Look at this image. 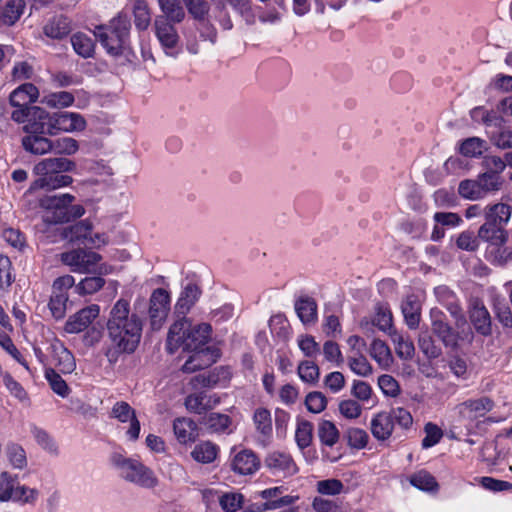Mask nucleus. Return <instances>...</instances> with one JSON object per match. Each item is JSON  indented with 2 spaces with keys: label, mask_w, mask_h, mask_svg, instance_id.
I'll return each instance as SVG.
<instances>
[{
  "label": "nucleus",
  "mask_w": 512,
  "mask_h": 512,
  "mask_svg": "<svg viewBox=\"0 0 512 512\" xmlns=\"http://www.w3.org/2000/svg\"><path fill=\"white\" fill-rule=\"evenodd\" d=\"M130 29L129 17L119 13L107 24L96 26L93 33L107 54L119 57L129 50Z\"/></svg>",
  "instance_id": "nucleus-1"
},
{
  "label": "nucleus",
  "mask_w": 512,
  "mask_h": 512,
  "mask_svg": "<svg viewBox=\"0 0 512 512\" xmlns=\"http://www.w3.org/2000/svg\"><path fill=\"white\" fill-rule=\"evenodd\" d=\"M211 332L209 322H173L167 336V348L171 353L179 347L183 350L205 348Z\"/></svg>",
  "instance_id": "nucleus-2"
},
{
  "label": "nucleus",
  "mask_w": 512,
  "mask_h": 512,
  "mask_svg": "<svg viewBox=\"0 0 512 512\" xmlns=\"http://www.w3.org/2000/svg\"><path fill=\"white\" fill-rule=\"evenodd\" d=\"M75 197L69 193L45 196L40 206L46 209L44 220L47 223H66L82 217L85 209L82 205H72Z\"/></svg>",
  "instance_id": "nucleus-3"
},
{
  "label": "nucleus",
  "mask_w": 512,
  "mask_h": 512,
  "mask_svg": "<svg viewBox=\"0 0 512 512\" xmlns=\"http://www.w3.org/2000/svg\"><path fill=\"white\" fill-rule=\"evenodd\" d=\"M111 463L118 470L120 477L128 482L147 489L154 488L158 484L154 472L136 459L114 453L111 456Z\"/></svg>",
  "instance_id": "nucleus-4"
},
{
  "label": "nucleus",
  "mask_w": 512,
  "mask_h": 512,
  "mask_svg": "<svg viewBox=\"0 0 512 512\" xmlns=\"http://www.w3.org/2000/svg\"><path fill=\"white\" fill-rule=\"evenodd\" d=\"M202 296L203 289L199 280L194 278L183 279L173 305L172 319L178 321L189 320L188 316L194 315Z\"/></svg>",
  "instance_id": "nucleus-5"
},
{
  "label": "nucleus",
  "mask_w": 512,
  "mask_h": 512,
  "mask_svg": "<svg viewBox=\"0 0 512 512\" xmlns=\"http://www.w3.org/2000/svg\"><path fill=\"white\" fill-rule=\"evenodd\" d=\"M512 218V206L504 202L484 206V222L478 228V237L508 232L506 226Z\"/></svg>",
  "instance_id": "nucleus-6"
},
{
  "label": "nucleus",
  "mask_w": 512,
  "mask_h": 512,
  "mask_svg": "<svg viewBox=\"0 0 512 512\" xmlns=\"http://www.w3.org/2000/svg\"><path fill=\"white\" fill-rule=\"evenodd\" d=\"M107 328L112 345L126 353L135 351L141 339V322H107Z\"/></svg>",
  "instance_id": "nucleus-7"
},
{
  "label": "nucleus",
  "mask_w": 512,
  "mask_h": 512,
  "mask_svg": "<svg viewBox=\"0 0 512 512\" xmlns=\"http://www.w3.org/2000/svg\"><path fill=\"white\" fill-rule=\"evenodd\" d=\"M486 244L485 258L494 266L503 267L512 261L509 232L479 237Z\"/></svg>",
  "instance_id": "nucleus-8"
},
{
  "label": "nucleus",
  "mask_w": 512,
  "mask_h": 512,
  "mask_svg": "<svg viewBox=\"0 0 512 512\" xmlns=\"http://www.w3.org/2000/svg\"><path fill=\"white\" fill-rule=\"evenodd\" d=\"M495 179L490 175L479 174L474 179H464L459 182L458 194L461 198L468 201H480L489 195L500 191L496 188Z\"/></svg>",
  "instance_id": "nucleus-9"
},
{
  "label": "nucleus",
  "mask_w": 512,
  "mask_h": 512,
  "mask_svg": "<svg viewBox=\"0 0 512 512\" xmlns=\"http://www.w3.org/2000/svg\"><path fill=\"white\" fill-rule=\"evenodd\" d=\"M63 264L70 267L74 273L96 272V265L101 261L102 256L96 252L78 248L63 252L60 256Z\"/></svg>",
  "instance_id": "nucleus-10"
},
{
  "label": "nucleus",
  "mask_w": 512,
  "mask_h": 512,
  "mask_svg": "<svg viewBox=\"0 0 512 512\" xmlns=\"http://www.w3.org/2000/svg\"><path fill=\"white\" fill-rule=\"evenodd\" d=\"M434 333L445 346L455 347L459 340L472 338L471 322H432Z\"/></svg>",
  "instance_id": "nucleus-11"
},
{
  "label": "nucleus",
  "mask_w": 512,
  "mask_h": 512,
  "mask_svg": "<svg viewBox=\"0 0 512 512\" xmlns=\"http://www.w3.org/2000/svg\"><path fill=\"white\" fill-rule=\"evenodd\" d=\"M495 406L494 401L483 396L477 399H468L455 406L454 410L461 422H473L490 412Z\"/></svg>",
  "instance_id": "nucleus-12"
},
{
  "label": "nucleus",
  "mask_w": 512,
  "mask_h": 512,
  "mask_svg": "<svg viewBox=\"0 0 512 512\" xmlns=\"http://www.w3.org/2000/svg\"><path fill=\"white\" fill-rule=\"evenodd\" d=\"M177 23L178 22L169 21L166 17H156L154 20L155 35L165 50V53L172 57L177 55L175 49L180 39L177 29L174 26Z\"/></svg>",
  "instance_id": "nucleus-13"
},
{
  "label": "nucleus",
  "mask_w": 512,
  "mask_h": 512,
  "mask_svg": "<svg viewBox=\"0 0 512 512\" xmlns=\"http://www.w3.org/2000/svg\"><path fill=\"white\" fill-rule=\"evenodd\" d=\"M171 292L166 288H155L149 297L148 314L150 320H167L172 317Z\"/></svg>",
  "instance_id": "nucleus-14"
},
{
  "label": "nucleus",
  "mask_w": 512,
  "mask_h": 512,
  "mask_svg": "<svg viewBox=\"0 0 512 512\" xmlns=\"http://www.w3.org/2000/svg\"><path fill=\"white\" fill-rule=\"evenodd\" d=\"M193 352L182 366V371L192 373L214 364L221 356L220 350L214 346H205L190 350Z\"/></svg>",
  "instance_id": "nucleus-15"
},
{
  "label": "nucleus",
  "mask_w": 512,
  "mask_h": 512,
  "mask_svg": "<svg viewBox=\"0 0 512 512\" xmlns=\"http://www.w3.org/2000/svg\"><path fill=\"white\" fill-rule=\"evenodd\" d=\"M27 135H54L52 114L41 107H32V116L23 127Z\"/></svg>",
  "instance_id": "nucleus-16"
},
{
  "label": "nucleus",
  "mask_w": 512,
  "mask_h": 512,
  "mask_svg": "<svg viewBox=\"0 0 512 512\" xmlns=\"http://www.w3.org/2000/svg\"><path fill=\"white\" fill-rule=\"evenodd\" d=\"M111 417L118 421L125 423L130 422V427L127 430V435L130 440L136 441L140 434V422L136 417L135 410L125 401L116 402L111 410Z\"/></svg>",
  "instance_id": "nucleus-17"
},
{
  "label": "nucleus",
  "mask_w": 512,
  "mask_h": 512,
  "mask_svg": "<svg viewBox=\"0 0 512 512\" xmlns=\"http://www.w3.org/2000/svg\"><path fill=\"white\" fill-rule=\"evenodd\" d=\"M52 125L56 135L59 131H82L86 127V121L78 113L62 111L52 114Z\"/></svg>",
  "instance_id": "nucleus-18"
},
{
  "label": "nucleus",
  "mask_w": 512,
  "mask_h": 512,
  "mask_svg": "<svg viewBox=\"0 0 512 512\" xmlns=\"http://www.w3.org/2000/svg\"><path fill=\"white\" fill-rule=\"evenodd\" d=\"M264 463L273 473H282L284 476L294 475L298 471L293 458L284 452L274 451L268 454Z\"/></svg>",
  "instance_id": "nucleus-19"
},
{
  "label": "nucleus",
  "mask_w": 512,
  "mask_h": 512,
  "mask_svg": "<svg viewBox=\"0 0 512 512\" xmlns=\"http://www.w3.org/2000/svg\"><path fill=\"white\" fill-rule=\"evenodd\" d=\"M76 168L74 161L64 158H45L39 161L33 168L34 174H55L71 172Z\"/></svg>",
  "instance_id": "nucleus-20"
},
{
  "label": "nucleus",
  "mask_w": 512,
  "mask_h": 512,
  "mask_svg": "<svg viewBox=\"0 0 512 512\" xmlns=\"http://www.w3.org/2000/svg\"><path fill=\"white\" fill-rule=\"evenodd\" d=\"M36 175L38 178L31 183L28 190L31 193L38 189H44L47 191L59 189L66 187L73 182V178L71 176L62 173Z\"/></svg>",
  "instance_id": "nucleus-21"
},
{
  "label": "nucleus",
  "mask_w": 512,
  "mask_h": 512,
  "mask_svg": "<svg viewBox=\"0 0 512 512\" xmlns=\"http://www.w3.org/2000/svg\"><path fill=\"white\" fill-rule=\"evenodd\" d=\"M260 467V461L252 450H242L238 452L232 462L231 468L240 475H250L255 473Z\"/></svg>",
  "instance_id": "nucleus-22"
},
{
  "label": "nucleus",
  "mask_w": 512,
  "mask_h": 512,
  "mask_svg": "<svg viewBox=\"0 0 512 512\" xmlns=\"http://www.w3.org/2000/svg\"><path fill=\"white\" fill-rule=\"evenodd\" d=\"M219 403V398L209 396L206 392H198L188 395L185 398V406L188 411L196 414H203Z\"/></svg>",
  "instance_id": "nucleus-23"
},
{
  "label": "nucleus",
  "mask_w": 512,
  "mask_h": 512,
  "mask_svg": "<svg viewBox=\"0 0 512 512\" xmlns=\"http://www.w3.org/2000/svg\"><path fill=\"white\" fill-rule=\"evenodd\" d=\"M173 430L177 440L181 444L194 442L199 433L197 424L190 418H176L173 422Z\"/></svg>",
  "instance_id": "nucleus-24"
},
{
  "label": "nucleus",
  "mask_w": 512,
  "mask_h": 512,
  "mask_svg": "<svg viewBox=\"0 0 512 512\" xmlns=\"http://www.w3.org/2000/svg\"><path fill=\"white\" fill-rule=\"evenodd\" d=\"M55 366L64 374L72 373L76 368L73 354L60 342L51 345Z\"/></svg>",
  "instance_id": "nucleus-25"
},
{
  "label": "nucleus",
  "mask_w": 512,
  "mask_h": 512,
  "mask_svg": "<svg viewBox=\"0 0 512 512\" xmlns=\"http://www.w3.org/2000/svg\"><path fill=\"white\" fill-rule=\"evenodd\" d=\"M92 224L88 220H81L63 229L61 236L70 243H85L91 235Z\"/></svg>",
  "instance_id": "nucleus-26"
},
{
  "label": "nucleus",
  "mask_w": 512,
  "mask_h": 512,
  "mask_svg": "<svg viewBox=\"0 0 512 512\" xmlns=\"http://www.w3.org/2000/svg\"><path fill=\"white\" fill-rule=\"evenodd\" d=\"M72 30L71 21L63 15L54 16L43 27V33L52 39H63Z\"/></svg>",
  "instance_id": "nucleus-27"
},
{
  "label": "nucleus",
  "mask_w": 512,
  "mask_h": 512,
  "mask_svg": "<svg viewBox=\"0 0 512 512\" xmlns=\"http://www.w3.org/2000/svg\"><path fill=\"white\" fill-rule=\"evenodd\" d=\"M38 96V88L32 83H25L10 94L9 101L12 106H31Z\"/></svg>",
  "instance_id": "nucleus-28"
},
{
  "label": "nucleus",
  "mask_w": 512,
  "mask_h": 512,
  "mask_svg": "<svg viewBox=\"0 0 512 512\" xmlns=\"http://www.w3.org/2000/svg\"><path fill=\"white\" fill-rule=\"evenodd\" d=\"M391 417L389 412H380L371 420V433L377 440L384 441L391 436L394 429Z\"/></svg>",
  "instance_id": "nucleus-29"
},
{
  "label": "nucleus",
  "mask_w": 512,
  "mask_h": 512,
  "mask_svg": "<svg viewBox=\"0 0 512 512\" xmlns=\"http://www.w3.org/2000/svg\"><path fill=\"white\" fill-rule=\"evenodd\" d=\"M482 166L486 169L482 175H490L495 179L497 184L496 188L501 190L503 186V178L501 173L506 169L507 162L505 156L503 158L495 155L485 156L482 161Z\"/></svg>",
  "instance_id": "nucleus-30"
},
{
  "label": "nucleus",
  "mask_w": 512,
  "mask_h": 512,
  "mask_svg": "<svg viewBox=\"0 0 512 512\" xmlns=\"http://www.w3.org/2000/svg\"><path fill=\"white\" fill-rule=\"evenodd\" d=\"M294 310L299 320H317L318 305L309 295H300L294 301Z\"/></svg>",
  "instance_id": "nucleus-31"
},
{
  "label": "nucleus",
  "mask_w": 512,
  "mask_h": 512,
  "mask_svg": "<svg viewBox=\"0 0 512 512\" xmlns=\"http://www.w3.org/2000/svg\"><path fill=\"white\" fill-rule=\"evenodd\" d=\"M22 146L25 151L35 155L52 152V140L45 135H26L22 138Z\"/></svg>",
  "instance_id": "nucleus-32"
},
{
  "label": "nucleus",
  "mask_w": 512,
  "mask_h": 512,
  "mask_svg": "<svg viewBox=\"0 0 512 512\" xmlns=\"http://www.w3.org/2000/svg\"><path fill=\"white\" fill-rule=\"evenodd\" d=\"M317 436L322 445L333 447L340 439V432L332 421L321 419L318 422Z\"/></svg>",
  "instance_id": "nucleus-33"
},
{
  "label": "nucleus",
  "mask_w": 512,
  "mask_h": 512,
  "mask_svg": "<svg viewBox=\"0 0 512 512\" xmlns=\"http://www.w3.org/2000/svg\"><path fill=\"white\" fill-rule=\"evenodd\" d=\"M71 44L77 55L82 58H91L95 53V42L92 38L82 32L71 36Z\"/></svg>",
  "instance_id": "nucleus-34"
},
{
  "label": "nucleus",
  "mask_w": 512,
  "mask_h": 512,
  "mask_svg": "<svg viewBox=\"0 0 512 512\" xmlns=\"http://www.w3.org/2000/svg\"><path fill=\"white\" fill-rule=\"evenodd\" d=\"M487 149V142L479 137L466 138L459 145L460 154L470 158H479Z\"/></svg>",
  "instance_id": "nucleus-35"
},
{
  "label": "nucleus",
  "mask_w": 512,
  "mask_h": 512,
  "mask_svg": "<svg viewBox=\"0 0 512 512\" xmlns=\"http://www.w3.org/2000/svg\"><path fill=\"white\" fill-rule=\"evenodd\" d=\"M162 14L157 17H166L172 22H182L185 18L184 8L180 0H158Z\"/></svg>",
  "instance_id": "nucleus-36"
},
{
  "label": "nucleus",
  "mask_w": 512,
  "mask_h": 512,
  "mask_svg": "<svg viewBox=\"0 0 512 512\" xmlns=\"http://www.w3.org/2000/svg\"><path fill=\"white\" fill-rule=\"evenodd\" d=\"M299 499L298 496L285 495L276 500L266 501L261 504H251L247 507H244L245 512H263L266 510H276L282 507H287L293 505Z\"/></svg>",
  "instance_id": "nucleus-37"
},
{
  "label": "nucleus",
  "mask_w": 512,
  "mask_h": 512,
  "mask_svg": "<svg viewBox=\"0 0 512 512\" xmlns=\"http://www.w3.org/2000/svg\"><path fill=\"white\" fill-rule=\"evenodd\" d=\"M218 454L217 445L210 441L201 442L197 444L191 452V457L202 464L212 463Z\"/></svg>",
  "instance_id": "nucleus-38"
},
{
  "label": "nucleus",
  "mask_w": 512,
  "mask_h": 512,
  "mask_svg": "<svg viewBox=\"0 0 512 512\" xmlns=\"http://www.w3.org/2000/svg\"><path fill=\"white\" fill-rule=\"evenodd\" d=\"M229 371L226 367H217L210 371L209 373H202L195 375L191 379V385L193 388H211L218 384L220 381L221 374L227 373Z\"/></svg>",
  "instance_id": "nucleus-39"
},
{
  "label": "nucleus",
  "mask_w": 512,
  "mask_h": 512,
  "mask_svg": "<svg viewBox=\"0 0 512 512\" xmlns=\"http://www.w3.org/2000/svg\"><path fill=\"white\" fill-rule=\"evenodd\" d=\"M24 0H8L1 14V21L5 25L15 24L24 12Z\"/></svg>",
  "instance_id": "nucleus-40"
},
{
  "label": "nucleus",
  "mask_w": 512,
  "mask_h": 512,
  "mask_svg": "<svg viewBox=\"0 0 512 512\" xmlns=\"http://www.w3.org/2000/svg\"><path fill=\"white\" fill-rule=\"evenodd\" d=\"M313 424L308 420H298L295 431V441L300 450L309 447L313 440Z\"/></svg>",
  "instance_id": "nucleus-41"
},
{
  "label": "nucleus",
  "mask_w": 512,
  "mask_h": 512,
  "mask_svg": "<svg viewBox=\"0 0 512 512\" xmlns=\"http://www.w3.org/2000/svg\"><path fill=\"white\" fill-rule=\"evenodd\" d=\"M134 24L138 30H146L151 23V13L145 0H136L133 5Z\"/></svg>",
  "instance_id": "nucleus-42"
},
{
  "label": "nucleus",
  "mask_w": 512,
  "mask_h": 512,
  "mask_svg": "<svg viewBox=\"0 0 512 512\" xmlns=\"http://www.w3.org/2000/svg\"><path fill=\"white\" fill-rule=\"evenodd\" d=\"M401 311L405 320H420L421 302L418 296L409 294L401 303Z\"/></svg>",
  "instance_id": "nucleus-43"
},
{
  "label": "nucleus",
  "mask_w": 512,
  "mask_h": 512,
  "mask_svg": "<svg viewBox=\"0 0 512 512\" xmlns=\"http://www.w3.org/2000/svg\"><path fill=\"white\" fill-rule=\"evenodd\" d=\"M202 423L212 432H225L230 424L231 419L226 414L210 413L203 418Z\"/></svg>",
  "instance_id": "nucleus-44"
},
{
  "label": "nucleus",
  "mask_w": 512,
  "mask_h": 512,
  "mask_svg": "<svg viewBox=\"0 0 512 512\" xmlns=\"http://www.w3.org/2000/svg\"><path fill=\"white\" fill-rule=\"evenodd\" d=\"M410 483L423 491H436L438 483L434 476L425 470H421L411 476Z\"/></svg>",
  "instance_id": "nucleus-45"
},
{
  "label": "nucleus",
  "mask_w": 512,
  "mask_h": 512,
  "mask_svg": "<svg viewBox=\"0 0 512 512\" xmlns=\"http://www.w3.org/2000/svg\"><path fill=\"white\" fill-rule=\"evenodd\" d=\"M253 421L258 432L264 436L272 433V419L270 412L265 408H258L253 415Z\"/></svg>",
  "instance_id": "nucleus-46"
},
{
  "label": "nucleus",
  "mask_w": 512,
  "mask_h": 512,
  "mask_svg": "<svg viewBox=\"0 0 512 512\" xmlns=\"http://www.w3.org/2000/svg\"><path fill=\"white\" fill-rule=\"evenodd\" d=\"M6 454L9 462L14 468L24 469L27 466V458L25 450L16 443H10L6 447Z\"/></svg>",
  "instance_id": "nucleus-47"
},
{
  "label": "nucleus",
  "mask_w": 512,
  "mask_h": 512,
  "mask_svg": "<svg viewBox=\"0 0 512 512\" xmlns=\"http://www.w3.org/2000/svg\"><path fill=\"white\" fill-rule=\"evenodd\" d=\"M45 378L47 379L53 392L63 398L68 396L70 389L67 383L54 369H46Z\"/></svg>",
  "instance_id": "nucleus-48"
},
{
  "label": "nucleus",
  "mask_w": 512,
  "mask_h": 512,
  "mask_svg": "<svg viewBox=\"0 0 512 512\" xmlns=\"http://www.w3.org/2000/svg\"><path fill=\"white\" fill-rule=\"evenodd\" d=\"M244 496L237 492H227L219 497V504L226 512H236L243 508Z\"/></svg>",
  "instance_id": "nucleus-49"
},
{
  "label": "nucleus",
  "mask_w": 512,
  "mask_h": 512,
  "mask_svg": "<svg viewBox=\"0 0 512 512\" xmlns=\"http://www.w3.org/2000/svg\"><path fill=\"white\" fill-rule=\"evenodd\" d=\"M297 373L303 382L315 384L320 376V369L312 361H302L298 365Z\"/></svg>",
  "instance_id": "nucleus-50"
},
{
  "label": "nucleus",
  "mask_w": 512,
  "mask_h": 512,
  "mask_svg": "<svg viewBox=\"0 0 512 512\" xmlns=\"http://www.w3.org/2000/svg\"><path fill=\"white\" fill-rule=\"evenodd\" d=\"M479 241L478 233L475 235L474 232L465 230L456 237L455 244L460 250L474 252L479 248Z\"/></svg>",
  "instance_id": "nucleus-51"
},
{
  "label": "nucleus",
  "mask_w": 512,
  "mask_h": 512,
  "mask_svg": "<svg viewBox=\"0 0 512 512\" xmlns=\"http://www.w3.org/2000/svg\"><path fill=\"white\" fill-rule=\"evenodd\" d=\"M491 143L499 149H512V130L500 127L498 131L488 133Z\"/></svg>",
  "instance_id": "nucleus-52"
},
{
  "label": "nucleus",
  "mask_w": 512,
  "mask_h": 512,
  "mask_svg": "<svg viewBox=\"0 0 512 512\" xmlns=\"http://www.w3.org/2000/svg\"><path fill=\"white\" fill-rule=\"evenodd\" d=\"M347 444L354 449H363L368 442L369 436L367 432L360 428H349L344 434Z\"/></svg>",
  "instance_id": "nucleus-53"
},
{
  "label": "nucleus",
  "mask_w": 512,
  "mask_h": 512,
  "mask_svg": "<svg viewBox=\"0 0 512 512\" xmlns=\"http://www.w3.org/2000/svg\"><path fill=\"white\" fill-rule=\"evenodd\" d=\"M78 149V142L72 137H62L52 140V151L56 154L73 155Z\"/></svg>",
  "instance_id": "nucleus-54"
},
{
  "label": "nucleus",
  "mask_w": 512,
  "mask_h": 512,
  "mask_svg": "<svg viewBox=\"0 0 512 512\" xmlns=\"http://www.w3.org/2000/svg\"><path fill=\"white\" fill-rule=\"evenodd\" d=\"M105 284V280L100 276L86 277L75 287L80 295L93 294L99 291Z\"/></svg>",
  "instance_id": "nucleus-55"
},
{
  "label": "nucleus",
  "mask_w": 512,
  "mask_h": 512,
  "mask_svg": "<svg viewBox=\"0 0 512 512\" xmlns=\"http://www.w3.org/2000/svg\"><path fill=\"white\" fill-rule=\"evenodd\" d=\"M189 14L198 21H203L210 11L206 0H183Z\"/></svg>",
  "instance_id": "nucleus-56"
},
{
  "label": "nucleus",
  "mask_w": 512,
  "mask_h": 512,
  "mask_svg": "<svg viewBox=\"0 0 512 512\" xmlns=\"http://www.w3.org/2000/svg\"><path fill=\"white\" fill-rule=\"evenodd\" d=\"M226 2L245 20L247 24H253L255 22L251 0H226Z\"/></svg>",
  "instance_id": "nucleus-57"
},
{
  "label": "nucleus",
  "mask_w": 512,
  "mask_h": 512,
  "mask_svg": "<svg viewBox=\"0 0 512 512\" xmlns=\"http://www.w3.org/2000/svg\"><path fill=\"white\" fill-rule=\"evenodd\" d=\"M305 405L310 412L318 414L325 410L327 398L322 392L313 391L307 394Z\"/></svg>",
  "instance_id": "nucleus-58"
},
{
  "label": "nucleus",
  "mask_w": 512,
  "mask_h": 512,
  "mask_svg": "<svg viewBox=\"0 0 512 512\" xmlns=\"http://www.w3.org/2000/svg\"><path fill=\"white\" fill-rule=\"evenodd\" d=\"M370 355L380 364L388 363L391 357V351L384 341L375 339L371 344Z\"/></svg>",
  "instance_id": "nucleus-59"
},
{
  "label": "nucleus",
  "mask_w": 512,
  "mask_h": 512,
  "mask_svg": "<svg viewBox=\"0 0 512 512\" xmlns=\"http://www.w3.org/2000/svg\"><path fill=\"white\" fill-rule=\"evenodd\" d=\"M46 103L53 108L69 107L74 103V96L68 91L55 92L46 97Z\"/></svg>",
  "instance_id": "nucleus-60"
},
{
  "label": "nucleus",
  "mask_w": 512,
  "mask_h": 512,
  "mask_svg": "<svg viewBox=\"0 0 512 512\" xmlns=\"http://www.w3.org/2000/svg\"><path fill=\"white\" fill-rule=\"evenodd\" d=\"M67 300L68 297L65 293H54V295L51 296L48 306L52 316L56 320L64 317Z\"/></svg>",
  "instance_id": "nucleus-61"
},
{
  "label": "nucleus",
  "mask_w": 512,
  "mask_h": 512,
  "mask_svg": "<svg viewBox=\"0 0 512 512\" xmlns=\"http://www.w3.org/2000/svg\"><path fill=\"white\" fill-rule=\"evenodd\" d=\"M418 345L428 359H436L441 355L440 347L436 346L431 336L427 334L420 335Z\"/></svg>",
  "instance_id": "nucleus-62"
},
{
  "label": "nucleus",
  "mask_w": 512,
  "mask_h": 512,
  "mask_svg": "<svg viewBox=\"0 0 512 512\" xmlns=\"http://www.w3.org/2000/svg\"><path fill=\"white\" fill-rule=\"evenodd\" d=\"M424 430L426 435L422 439V447L425 449L436 445L443 436L442 430L431 422L425 425Z\"/></svg>",
  "instance_id": "nucleus-63"
},
{
  "label": "nucleus",
  "mask_w": 512,
  "mask_h": 512,
  "mask_svg": "<svg viewBox=\"0 0 512 512\" xmlns=\"http://www.w3.org/2000/svg\"><path fill=\"white\" fill-rule=\"evenodd\" d=\"M378 385L381 391L390 397H396L400 393V387L397 380L391 375H381L378 379Z\"/></svg>",
  "instance_id": "nucleus-64"
}]
</instances>
